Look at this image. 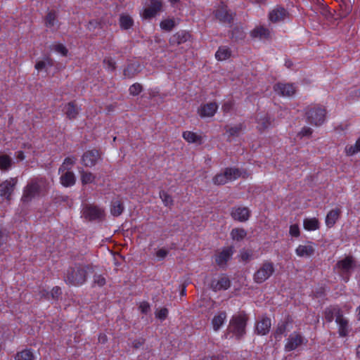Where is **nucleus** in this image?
Wrapping results in <instances>:
<instances>
[{"label": "nucleus", "mask_w": 360, "mask_h": 360, "mask_svg": "<svg viewBox=\"0 0 360 360\" xmlns=\"http://www.w3.org/2000/svg\"><path fill=\"white\" fill-rule=\"evenodd\" d=\"M232 217L239 221H245L250 217V210L248 207H237L231 211Z\"/></svg>", "instance_id": "obj_19"}, {"label": "nucleus", "mask_w": 360, "mask_h": 360, "mask_svg": "<svg viewBox=\"0 0 360 360\" xmlns=\"http://www.w3.org/2000/svg\"><path fill=\"white\" fill-rule=\"evenodd\" d=\"M61 294V289L59 287H54L51 290V291L47 292L46 290H44L42 293V297H44L46 299L49 300L50 298H57Z\"/></svg>", "instance_id": "obj_43"}, {"label": "nucleus", "mask_w": 360, "mask_h": 360, "mask_svg": "<svg viewBox=\"0 0 360 360\" xmlns=\"http://www.w3.org/2000/svg\"><path fill=\"white\" fill-rule=\"evenodd\" d=\"M325 318L328 322H331L334 318L338 325L339 334L342 337H345L349 333L348 321L345 319L338 307H330L325 311Z\"/></svg>", "instance_id": "obj_2"}, {"label": "nucleus", "mask_w": 360, "mask_h": 360, "mask_svg": "<svg viewBox=\"0 0 360 360\" xmlns=\"http://www.w3.org/2000/svg\"><path fill=\"white\" fill-rule=\"evenodd\" d=\"M67 117L70 119L75 118L78 114V108L72 103L67 104L63 109Z\"/></svg>", "instance_id": "obj_35"}, {"label": "nucleus", "mask_w": 360, "mask_h": 360, "mask_svg": "<svg viewBox=\"0 0 360 360\" xmlns=\"http://www.w3.org/2000/svg\"><path fill=\"white\" fill-rule=\"evenodd\" d=\"M168 315V310L167 308L162 307L158 309L155 311V317L160 321H164L166 319Z\"/></svg>", "instance_id": "obj_48"}, {"label": "nucleus", "mask_w": 360, "mask_h": 360, "mask_svg": "<svg viewBox=\"0 0 360 360\" xmlns=\"http://www.w3.org/2000/svg\"><path fill=\"white\" fill-rule=\"evenodd\" d=\"M218 109V105L216 103L211 102L205 104H202L198 109V113L202 118L211 117L214 115Z\"/></svg>", "instance_id": "obj_16"}, {"label": "nucleus", "mask_w": 360, "mask_h": 360, "mask_svg": "<svg viewBox=\"0 0 360 360\" xmlns=\"http://www.w3.org/2000/svg\"><path fill=\"white\" fill-rule=\"evenodd\" d=\"M200 360H218V358H217L215 356H207V357H204L203 359H202Z\"/></svg>", "instance_id": "obj_61"}, {"label": "nucleus", "mask_w": 360, "mask_h": 360, "mask_svg": "<svg viewBox=\"0 0 360 360\" xmlns=\"http://www.w3.org/2000/svg\"><path fill=\"white\" fill-rule=\"evenodd\" d=\"M356 312H357V317L360 320V306L357 308Z\"/></svg>", "instance_id": "obj_64"}, {"label": "nucleus", "mask_w": 360, "mask_h": 360, "mask_svg": "<svg viewBox=\"0 0 360 360\" xmlns=\"http://www.w3.org/2000/svg\"><path fill=\"white\" fill-rule=\"evenodd\" d=\"M340 214V210L337 208L330 210L326 215V224L328 227H332L337 220L338 219Z\"/></svg>", "instance_id": "obj_28"}, {"label": "nucleus", "mask_w": 360, "mask_h": 360, "mask_svg": "<svg viewBox=\"0 0 360 360\" xmlns=\"http://www.w3.org/2000/svg\"><path fill=\"white\" fill-rule=\"evenodd\" d=\"M101 160V155L97 150L86 151L82 157V163L87 167H92Z\"/></svg>", "instance_id": "obj_13"}, {"label": "nucleus", "mask_w": 360, "mask_h": 360, "mask_svg": "<svg viewBox=\"0 0 360 360\" xmlns=\"http://www.w3.org/2000/svg\"><path fill=\"white\" fill-rule=\"evenodd\" d=\"M60 183L63 186L69 187L72 186L75 183V176L72 172L71 171H64L63 172H60Z\"/></svg>", "instance_id": "obj_23"}, {"label": "nucleus", "mask_w": 360, "mask_h": 360, "mask_svg": "<svg viewBox=\"0 0 360 360\" xmlns=\"http://www.w3.org/2000/svg\"><path fill=\"white\" fill-rule=\"evenodd\" d=\"M120 25L122 29L128 30L133 25V20L127 14H122L120 17Z\"/></svg>", "instance_id": "obj_34"}, {"label": "nucleus", "mask_w": 360, "mask_h": 360, "mask_svg": "<svg viewBox=\"0 0 360 360\" xmlns=\"http://www.w3.org/2000/svg\"><path fill=\"white\" fill-rule=\"evenodd\" d=\"M215 15L217 18L223 22H230L233 19L232 15L228 12L225 5H222L221 7L216 11Z\"/></svg>", "instance_id": "obj_30"}, {"label": "nucleus", "mask_w": 360, "mask_h": 360, "mask_svg": "<svg viewBox=\"0 0 360 360\" xmlns=\"http://www.w3.org/2000/svg\"><path fill=\"white\" fill-rule=\"evenodd\" d=\"M247 233L243 229L236 228L231 232V238L233 240L240 241L246 236Z\"/></svg>", "instance_id": "obj_38"}, {"label": "nucleus", "mask_w": 360, "mask_h": 360, "mask_svg": "<svg viewBox=\"0 0 360 360\" xmlns=\"http://www.w3.org/2000/svg\"><path fill=\"white\" fill-rule=\"evenodd\" d=\"M360 152V138L357 139L354 146H347L345 153L347 155H353Z\"/></svg>", "instance_id": "obj_44"}, {"label": "nucleus", "mask_w": 360, "mask_h": 360, "mask_svg": "<svg viewBox=\"0 0 360 360\" xmlns=\"http://www.w3.org/2000/svg\"><path fill=\"white\" fill-rule=\"evenodd\" d=\"M287 11L283 8H277L274 9L269 13V20L273 22H277L284 20L287 16Z\"/></svg>", "instance_id": "obj_24"}, {"label": "nucleus", "mask_w": 360, "mask_h": 360, "mask_svg": "<svg viewBox=\"0 0 360 360\" xmlns=\"http://www.w3.org/2000/svg\"><path fill=\"white\" fill-rule=\"evenodd\" d=\"M49 183L43 177H37L30 180L25 188L22 200L28 202L32 199L39 196L49 187Z\"/></svg>", "instance_id": "obj_1"}, {"label": "nucleus", "mask_w": 360, "mask_h": 360, "mask_svg": "<svg viewBox=\"0 0 360 360\" xmlns=\"http://www.w3.org/2000/svg\"><path fill=\"white\" fill-rule=\"evenodd\" d=\"M231 52L226 46H221L215 53V58L217 60H224L230 58Z\"/></svg>", "instance_id": "obj_32"}, {"label": "nucleus", "mask_w": 360, "mask_h": 360, "mask_svg": "<svg viewBox=\"0 0 360 360\" xmlns=\"http://www.w3.org/2000/svg\"><path fill=\"white\" fill-rule=\"evenodd\" d=\"M274 90L278 95L290 97L295 94L296 87L292 84L278 83L274 85Z\"/></svg>", "instance_id": "obj_15"}, {"label": "nucleus", "mask_w": 360, "mask_h": 360, "mask_svg": "<svg viewBox=\"0 0 360 360\" xmlns=\"http://www.w3.org/2000/svg\"><path fill=\"white\" fill-rule=\"evenodd\" d=\"M53 65V60L49 57H45L43 60H39L37 62L35 65V68L38 71L45 70L48 71L49 68Z\"/></svg>", "instance_id": "obj_31"}, {"label": "nucleus", "mask_w": 360, "mask_h": 360, "mask_svg": "<svg viewBox=\"0 0 360 360\" xmlns=\"http://www.w3.org/2000/svg\"><path fill=\"white\" fill-rule=\"evenodd\" d=\"M12 163L11 158L6 155H0V168L2 169H7L10 167Z\"/></svg>", "instance_id": "obj_45"}, {"label": "nucleus", "mask_w": 360, "mask_h": 360, "mask_svg": "<svg viewBox=\"0 0 360 360\" xmlns=\"http://www.w3.org/2000/svg\"><path fill=\"white\" fill-rule=\"evenodd\" d=\"M82 216L89 220L101 219L104 216V210L95 205H86L82 209Z\"/></svg>", "instance_id": "obj_10"}, {"label": "nucleus", "mask_w": 360, "mask_h": 360, "mask_svg": "<svg viewBox=\"0 0 360 360\" xmlns=\"http://www.w3.org/2000/svg\"><path fill=\"white\" fill-rule=\"evenodd\" d=\"M289 234L292 237L298 238L300 235V226L297 224H291L289 229Z\"/></svg>", "instance_id": "obj_49"}, {"label": "nucleus", "mask_w": 360, "mask_h": 360, "mask_svg": "<svg viewBox=\"0 0 360 360\" xmlns=\"http://www.w3.org/2000/svg\"><path fill=\"white\" fill-rule=\"evenodd\" d=\"M34 359L33 353L30 349H24L19 352L15 356V360H34Z\"/></svg>", "instance_id": "obj_39"}, {"label": "nucleus", "mask_w": 360, "mask_h": 360, "mask_svg": "<svg viewBox=\"0 0 360 360\" xmlns=\"http://www.w3.org/2000/svg\"><path fill=\"white\" fill-rule=\"evenodd\" d=\"M175 26V21L173 19H165L160 22V27L165 31H170Z\"/></svg>", "instance_id": "obj_46"}, {"label": "nucleus", "mask_w": 360, "mask_h": 360, "mask_svg": "<svg viewBox=\"0 0 360 360\" xmlns=\"http://www.w3.org/2000/svg\"><path fill=\"white\" fill-rule=\"evenodd\" d=\"M105 340H106L105 335H100V337H99L100 342H104Z\"/></svg>", "instance_id": "obj_62"}, {"label": "nucleus", "mask_w": 360, "mask_h": 360, "mask_svg": "<svg viewBox=\"0 0 360 360\" xmlns=\"http://www.w3.org/2000/svg\"><path fill=\"white\" fill-rule=\"evenodd\" d=\"M312 130L309 127H304L300 132L299 133V136L300 137L309 136L311 134Z\"/></svg>", "instance_id": "obj_56"}, {"label": "nucleus", "mask_w": 360, "mask_h": 360, "mask_svg": "<svg viewBox=\"0 0 360 360\" xmlns=\"http://www.w3.org/2000/svg\"><path fill=\"white\" fill-rule=\"evenodd\" d=\"M56 19V14L54 13H49L46 17V26L50 28L54 27Z\"/></svg>", "instance_id": "obj_51"}, {"label": "nucleus", "mask_w": 360, "mask_h": 360, "mask_svg": "<svg viewBox=\"0 0 360 360\" xmlns=\"http://www.w3.org/2000/svg\"><path fill=\"white\" fill-rule=\"evenodd\" d=\"M107 68L112 70L115 68V62L113 58L110 56L105 57L103 61Z\"/></svg>", "instance_id": "obj_53"}, {"label": "nucleus", "mask_w": 360, "mask_h": 360, "mask_svg": "<svg viewBox=\"0 0 360 360\" xmlns=\"http://www.w3.org/2000/svg\"><path fill=\"white\" fill-rule=\"evenodd\" d=\"M80 174L81 181L83 185L94 183L95 181V175L87 171H84L83 169L79 171Z\"/></svg>", "instance_id": "obj_33"}, {"label": "nucleus", "mask_w": 360, "mask_h": 360, "mask_svg": "<svg viewBox=\"0 0 360 360\" xmlns=\"http://www.w3.org/2000/svg\"><path fill=\"white\" fill-rule=\"evenodd\" d=\"M142 89V86L140 84L135 83L129 87V91L131 95L136 96L141 92Z\"/></svg>", "instance_id": "obj_50"}, {"label": "nucleus", "mask_w": 360, "mask_h": 360, "mask_svg": "<svg viewBox=\"0 0 360 360\" xmlns=\"http://www.w3.org/2000/svg\"><path fill=\"white\" fill-rule=\"evenodd\" d=\"M356 267V262L352 256H347L338 262L335 271L345 282L349 279L352 271Z\"/></svg>", "instance_id": "obj_7"}, {"label": "nucleus", "mask_w": 360, "mask_h": 360, "mask_svg": "<svg viewBox=\"0 0 360 360\" xmlns=\"http://www.w3.org/2000/svg\"><path fill=\"white\" fill-rule=\"evenodd\" d=\"M167 253L168 252L167 250L162 248L157 251L156 256L160 259H163L167 256Z\"/></svg>", "instance_id": "obj_59"}, {"label": "nucleus", "mask_w": 360, "mask_h": 360, "mask_svg": "<svg viewBox=\"0 0 360 360\" xmlns=\"http://www.w3.org/2000/svg\"><path fill=\"white\" fill-rule=\"evenodd\" d=\"M319 221L315 218H305L303 221L304 229L308 231H316L319 229Z\"/></svg>", "instance_id": "obj_29"}, {"label": "nucleus", "mask_w": 360, "mask_h": 360, "mask_svg": "<svg viewBox=\"0 0 360 360\" xmlns=\"http://www.w3.org/2000/svg\"><path fill=\"white\" fill-rule=\"evenodd\" d=\"M241 130L240 126H236L234 127H231L228 130L229 134L230 136H235L239 133V131Z\"/></svg>", "instance_id": "obj_58"}, {"label": "nucleus", "mask_w": 360, "mask_h": 360, "mask_svg": "<svg viewBox=\"0 0 360 360\" xmlns=\"http://www.w3.org/2000/svg\"><path fill=\"white\" fill-rule=\"evenodd\" d=\"M94 283L99 287H102L105 284V278L101 275H95L94 277Z\"/></svg>", "instance_id": "obj_54"}, {"label": "nucleus", "mask_w": 360, "mask_h": 360, "mask_svg": "<svg viewBox=\"0 0 360 360\" xmlns=\"http://www.w3.org/2000/svg\"><path fill=\"white\" fill-rule=\"evenodd\" d=\"M274 271V264L270 262H265L255 273L254 281L257 283H262L266 281L273 274Z\"/></svg>", "instance_id": "obj_9"}, {"label": "nucleus", "mask_w": 360, "mask_h": 360, "mask_svg": "<svg viewBox=\"0 0 360 360\" xmlns=\"http://www.w3.org/2000/svg\"><path fill=\"white\" fill-rule=\"evenodd\" d=\"M161 0H150V4L143 10L141 15L143 19H150L155 16L158 12L161 10Z\"/></svg>", "instance_id": "obj_11"}, {"label": "nucleus", "mask_w": 360, "mask_h": 360, "mask_svg": "<svg viewBox=\"0 0 360 360\" xmlns=\"http://www.w3.org/2000/svg\"><path fill=\"white\" fill-rule=\"evenodd\" d=\"M141 68L139 65L135 63L129 64L124 70V74L126 77H131L137 72H140Z\"/></svg>", "instance_id": "obj_36"}, {"label": "nucleus", "mask_w": 360, "mask_h": 360, "mask_svg": "<svg viewBox=\"0 0 360 360\" xmlns=\"http://www.w3.org/2000/svg\"><path fill=\"white\" fill-rule=\"evenodd\" d=\"M160 196L166 206H169L172 203V197L165 191H162L160 193Z\"/></svg>", "instance_id": "obj_52"}, {"label": "nucleus", "mask_w": 360, "mask_h": 360, "mask_svg": "<svg viewBox=\"0 0 360 360\" xmlns=\"http://www.w3.org/2000/svg\"><path fill=\"white\" fill-rule=\"evenodd\" d=\"M241 258L243 260H248L251 258V255L248 252H241Z\"/></svg>", "instance_id": "obj_60"}, {"label": "nucleus", "mask_w": 360, "mask_h": 360, "mask_svg": "<svg viewBox=\"0 0 360 360\" xmlns=\"http://www.w3.org/2000/svg\"><path fill=\"white\" fill-rule=\"evenodd\" d=\"M182 137L188 143L201 145L204 142V136L201 132L185 131L182 134Z\"/></svg>", "instance_id": "obj_17"}, {"label": "nucleus", "mask_w": 360, "mask_h": 360, "mask_svg": "<svg viewBox=\"0 0 360 360\" xmlns=\"http://www.w3.org/2000/svg\"><path fill=\"white\" fill-rule=\"evenodd\" d=\"M232 248H226L216 255L215 261L220 266H224L233 255Z\"/></svg>", "instance_id": "obj_22"}, {"label": "nucleus", "mask_w": 360, "mask_h": 360, "mask_svg": "<svg viewBox=\"0 0 360 360\" xmlns=\"http://www.w3.org/2000/svg\"><path fill=\"white\" fill-rule=\"evenodd\" d=\"M233 105V103L232 101H228L222 105V109L224 112H229Z\"/></svg>", "instance_id": "obj_57"}, {"label": "nucleus", "mask_w": 360, "mask_h": 360, "mask_svg": "<svg viewBox=\"0 0 360 360\" xmlns=\"http://www.w3.org/2000/svg\"><path fill=\"white\" fill-rule=\"evenodd\" d=\"M205 283L214 291L226 290L230 286V281L225 275H219L213 278L206 277Z\"/></svg>", "instance_id": "obj_8"}, {"label": "nucleus", "mask_w": 360, "mask_h": 360, "mask_svg": "<svg viewBox=\"0 0 360 360\" xmlns=\"http://www.w3.org/2000/svg\"><path fill=\"white\" fill-rule=\"evenodd\" d=\"M356 354L359 357H360V345L356 348Z\"/></svg>", "instance_id": "obj_63"}, {"label": "nucleus", "mask_w": 360, "mask_h": 360, "mask_svg": "<svg viewBox=\"0 0 360 360\" xmlns=\"http://www.w3.org/2000/svg\"><path fill=\"white\" fill-rule=\"evenodd\" d=\"M23 149L24 150H18L16 153L17 160L22 161L25 158H28L30 160L32 161L34 159V153L35 152L33 150L32 145L30 143H25L23 145Z\"/></svg>", "instance_id": "obj_21"}, {"label": "nucleus", "mask_w": 360, "mask_h": 360, "mask_svg": "<svg viewBox=\"0 0 360 360\" xmlns=\"http://www.w3.org/2000/svg\"><path fill=\"white\" fill-rule=\"evenodd\" d=\"M51 50L60 54L62 56H66L68 53V50L65 45L60 43H56L51 46Z\"/></svg>", "instance_id": "obj_41"}, {"label": "nucleus", "mask_w": 360, "mask_h": 360, "mask_svg": "<svg viewBox=\"0 0 360 360\" xmlns=\"http://www.w3.org/2000/svg\"><path fill=\"white\" fill-rule=\"evenodd\" d=\"M92 272L91 266H77L68 273L65 281L72 285H82L86 281L87 274Z\"/></svg>", "instance_id": "obj_4"}, {"label": "nucleus", "mask_w": 360, "mask_h": 360, "mask_svg": "<svg viewBox=\"0 0 360 360\" xmlns=\"http://www.w3.org/2000/svg\"><path fill=\"white\" fill-rule=\"evenodd\" d=\"M269 125V119L266 116H264L259 119L257 127L259 131H262L266 129Z\"/></svg>", "instance_id": "obj_47"}, {"label": "nucleus", "mask_w": 360, "mask_h": 360, "mask_svg": "<svg viewBox=\"0 0 360 360\" xmlns=\"http://www.w3.org/2000/svg\"><path fill=\"white\" fill-rule=\"evenodd\" d=\"M139 308L141 312L145 314H148L150 309L149 304L146 302H141Z\"/></svg>", "instance_id": "obj_55"}, {"label": "nucleus", "mask_w": 360, "mask_h": 360, "mask_svg": "<svg viewBox=\"0 0 360 360\" xmlns=\"http://www.w3.org/2000/svg\"><path fill=\"white\" fill-rule=\"evenodd\" d=\"M248 321L247 315L243 312L234 314L229 324L228 331L237 339H240L245 334V328Z\"/></svg>", "instance_id": "obj_3"}, {"label": "nucleus", "mask_w": 360, "mask_h": 360, "mask_svg": "<svg viewBox=\"0 0 360 360\" xmlns=\"http://www.w3.org/2000/svg\"><path fill=\"white\" fill-rule=\"evenodd\" d=\"M17 184V179L12 178L9 180H6L0 185V195L4 196L7 199L9 198L10 195L11 194L14 186Z\"/></svg>", "instance_id": "obj_18"}, {"label": "nucleus", "mask_w": 360, "mask_h": 360, "mask_svg": "<svg viewBox=\"0 0 360 360\" xmlns=\"http://www.w3.org/2000/svg\"><path fill=\"white\" fill-rule=\"evenodd\" d=\"M326 110L324 106L319 104H312L305 109L307 120L311 124L321 125L326 119Z\"/></svg>", "instance_id": "obj_5"}, {"label": "nucleus", "mask_w": 360, "mask_h": 360, "mask_svg": "<svg viewBox=\"0 0 360 360\" xmlns=\"http://www.w3.org/2000/svg\"><path fill=\"white\" fill-rule=\"evenodd\" d=\"M124 207L120 200H116L112 201L111 205V213L114 216H119L122 214Z\"/></svg>", "instance_id": "obj_40"}, {"label": "nucleus", "mask_w": 360, "mask_h": 360, "mask_svg": "<svg viewBox=\"0 0 360 360\" xmlns=\"http://www.w3.org/2000/svg\"><path fill=\"white\" fill-rule=\"evenodd\" d=\"M288 325L289 323L287 322L278 324L274 333V337L277 340H281L283 335L285 334L286 330L288 329Z\"/></svg>", "instance_id": "obj_42"}, {"label": "nucleus", "mask_w": 360, "mask_h": 360, "mask_svg": "<svg viewBox=\"0 0 360 360\" xmlns=\"http://www.w3.org/2000/svg\"><path fill=\"white\" fill-rule=\"evenodd\" d=\"M76 162V158L74 157H68L64 160L62 165L59 169V172H63L64 171H70Z\"/></svg>", "instance_id": "obj_37"}, {"label": "nucleus", "mask_w": 360, "mask_h": 360, "mask_svg": "<svg viewBox=\"0 0 360 360\" xmlns=\"http://www.w3.org/2000/svg\"><path fill=\"white\" fill-rule=\"evenodd\" d=\"M306 342L307 340L300 334L294 333L287 339L285 349L288 352L292 351Z\"/></svg>", "instance_id": "obj_12"}, {"label": "nucleus", "mask_w": 360, "mask_h": 360, "mask_svg": "<svg viewBox=\"0 0 360 360\" xmlns=\"http://www.w3.org/2000/svg\"><path fill=\"white\" fill-rule=\"evenodd\" d=\"M271 326V319L267 317H262L257 322L255 331L258 335H264L269 333Z\"/></svg>", "instance_id": "obj_20"}, {"label": "nucleus", "mask_w": 360, "mask_h": 360, "mask_svg": "<svg viewBox=\"0 0 360 360\" xmlns=\"http://www.w3.org/2000/svg\"><path fill=\"white\" fill-rule=\"evenodd\" d=\"M315 250V244L307 241L304 244L299 245L295 249V253L300 257H309L314 255Z\"/></svg>", "instance_id": "obj_14"}, {"label": "nucleus", "mask_w": 360, "mask_h": 360, "mask_svg": "<svg viewBox=\"0 0 360 360\" xmlns=\"http://www.w3.org/2000/svg\"><path fill=\"white\" fill-rule=\"evenodd\" d=\"M248 176L249 174L247 172H242L236 168H227L224 172L217 174L213 178V182L217 185H222L229 181L236 180L239 177L245 178Z\"/></svg>", "instance_id": "obj_6"}, {"label": "nucleus", "mask_w": 360, "mask_h": 360, "mask_svg": "<svg viewBox=\"0 0 360 360\" xmlns=\"http://www.w3.org/2000/svg\"><path fill=\"white\" fill-rule=\"evenodd\" d=\"M190 38L191 34L188 32L180 31L172 36V37L170 39V42L172 44H180L187 41L190 39Z\"/></svg>", "instance_id": "obj_26"}, {"label": "nucleus", "mask_w": 360, "mask_h": 360, "mask_svg": "<svg viewBox=\"0 0 360 360\" xmlns=\"http://www.w3.org/2000/svg\"><path fill=\"white\" fill-rule=\"evenodd\" d=\"M251 37L259 39H266L270 37V32L263 26H258L251 32Z\"/></svg>", "instance_id": "obj_25"}, {"label": "nucleus", "mask_w": 360, "mask_h": 360, "mask_svg": "<svg viewBox=\"0 0 360 360\" xmlns=\"http://www.w3.org/2000/svg\"><path fill=\"white\" fill-rule=\"evenodd\" d=\"M226 320V314L224 311L219 312L216 314L212 320V325L214 330L217 331L220 329V328L224 325Z\"/></svg>", "instance_id": "obj_27"}]
</instances>
